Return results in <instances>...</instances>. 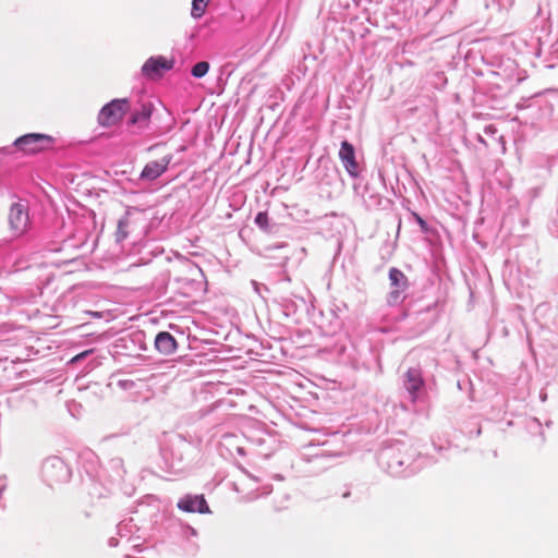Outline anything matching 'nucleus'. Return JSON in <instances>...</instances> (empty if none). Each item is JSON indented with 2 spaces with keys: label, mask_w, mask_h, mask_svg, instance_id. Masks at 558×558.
<instances>
[{
  "label": "nucleus",
  "mask_w": 558,
  "mask_h": 558,
  "mask_svg": "<svg viewBox=\"0 0 558 558\" xmlns=\"http://www.w3.org/2000/svg\"><path fill=\"white\" fill-rule=\"evenodd\" d=\"M126 109V99H113L99 111L98 123L105 128L113 126L122 120Z\"/></svg>",
  "instance_id": "1"
},
{
  "label": "nucleus",
  "mask_w": 558,
  "mask_h": 558,
  "mask_svg": "<svg viewBox=\"0 0 558 558\" xmlns=\"http://www.w3.org/2000/svg\"><path fill=\"white\" fill-rule=\"evenodd\" d=\"M52 143L49 135L40 133H29L14 141V146L25 154H36L48 148Z\"/></svg>",
  "instance_id": "2"
},
{
  "label": "nucleus",
  "mask_w": 558,
  "mask_h": 558,
  "mask_svg": "<svg viewBox=\"0 0 558 558\" xmlns=\"http://www.w3.org/2000/svg\"><path fill=\"white\" fill-rule=\"evenodd\" d=\"M8 240L22 235L29 226L28 211H10L8 215Z\"/></svg>",
  "instance_id": "3"
},
{
  "label": "nucleus",
  "mask_w": 558,
  "mask_h": 558,
  "mask_svg": "<svg viewBox=\"0 0 558 558\" xmlns=\"http://www.w3.org/2000/svg\"><path fill=\"white\" fill-rule=\"evenodd\" d=\"M389 280L391 290L388 294V302L390 304H397L400 302L402 293L408 288V278L401 270L391 268L389 270Z\"/></svg>",
  "instance_id": "4"
},
{
  "label": "nucleus",
  "mask_w": 558,
  "mask_h": 558,
  "mask_svg": "<svg viewBox=\"0 0 558 558\" xmlns=\"http://www.w3.org/2000/svg\"><path fill=\"white\" fill-rule=\"evenodd\" d=\"M339 158L351 177H357L359 174V165L355 160V150L354 147L347 141L341 143V147L339 150Z\"/></svg>",
  "instance_id": "5"
},
{
  "label": "nucleus",
  "mask_w": 558,
  "mask_h": 558,
  "mask_svg": "<svg viewBox=\"0 0 558 558\" xmlns=\"http://www.w3.org/2000/svg\"><path fill=\"white\" fill-rule=\"evenodd\" d=\"M172 157L171 156H163L159 160H154L148 162L142 173L141 178L144 180L153 181L157 178H159L167 169L169 163L171 162Z\"/></svg>",
  "instance_id": "6"
},
{
  "label": "nucleus",
  "mask_w": 558,
  "mask_h": 558,
  "mask_svg": "<svg viewBox=\"0 0 558 558\" xmlns=\"http://www.w3.org/2000/svg\"><path fill=\"white\" fill-rule=\"evenodd\" d=\"M172 69V62L168 61L166 58L158 56V57H150L142 66V73L145 76L153 77L155 75H158L161 71H168Z\"/></svg>",
  "instance_id": "7"
},
{
  "label": "nucleus",
  "mask_w": 558,
  "mask_h": 558,
  "mask_svg": "<svg viewBox=\"0 0 558 558\" xmlns=\"http://www.w3.org/2000/svg\"><path fill=\"white\" fill-rule=\"evenodd\" d=\"M155 347L160 353L168 355L177 350V341L169 332L161 331L156 336Z\"/></svg>",
  "instance_id": "8"
},
{
  "label": "nucleus",
  "mask_w": 558,
  "mask_h": 558,
  "mask_svg": "<svg viewBox=\"0 0 558 558\" xmlns=\"http://www.w3.org/2000/svg\"><path fill=\"white\" fill-rule=\"evenodd\" d=\"M424 381L421 372L415 368H410L405 373V388L412 396V401L416 400V392L422 388Z\"/></svg>",
  "instance_id": "9"
},
{
  "label": "nucleus",
  "mask_w": 558,
  "mask_h": 558,
  "mask_svg": "<svg viewBox=\"0 0 558 558\" xmlns=\"http://www.w3.org/2000/svg\"><path fill=\"white\" fill-rule=\"evenodd\" d=\"M179 508L187 512H207L208 506L203 496H195L179 502Z\"/></svg>",
  "instance_id": "10"
},
{
  "label": "nucleus",
  "mask_w": 558,
  "mask_h": 558,
  "mask_svg": "<svg viewBox=\"0 0 558 558\" xmlns=\"http://www.w3.org/2000/svg\"><path fill=\"white\" fill-rule=\"evenodd\" d=\"M150 114V108L147 106H143L140 111H136L132 114L130 122L132 124L145 125L148 122Z\"/></svg>",
  "instance_id": "11"
},
{
  "label": "nucleus",
  "mask_w": 558,
  "mask_h": 558,
  "mask_svg": "<svg viewBox=\"0 0 558 558\" xmlns=\"http://www.w3.org/2000/svg\"><path fill=\"white\" fill-rule=\"evenodd\" d=\"M209 0H193L191 14L195 19H199L205 13V9Z\"/></svg>",
  "instance_id": "12"
},
{
  "label": "nucleus",
  "mask_w": 558,
  "mask_h": 558,
  "mask_svg": "<svg viewBox=\"0 0 558 558\" xmlns=\"http://www.w3.org/2000/svg\"><path fill=\"white\" fill-rule=\"evenodd\" d=\"M208 70H209V63L206 61H201V62H197L192 68V75L194 77L201 78L207 74Z\"/></svg>",
  "instance_id": "13"
},
{
  "label": "nucleus",
  "mask_w": 558,
  "mask_h": 558,
  "mask_svg": "<svg viewBox=\"0 0 558 558\" xmlns=\"http://www.w3.org/2000/svg\"><path fill=\"white\" fill-rule=\"evenodd\" d=\"M128 227H129V220L126 218L121 219L119 221L117 232H116L117 241H123L124 239H126V236L129 234Z\"/></svg>",
  "instance_id": "14"
},
{
  "label": "nucleus",
  "mask_w": 558,
  "mask_h": 558,
  "mask_svg": "<svg viewBox=\"0 0 558 558\" xmlns=\"http://www.w3.org/2000/svg\"><path fill=\"white\" fill-rule=\"evenodd\" d=\"M50 468H51V469H57V470H59V471H60V472H62V473H65V471H66V470H65V465H64V463H63L61 460H59V459H52V460H50V461L47 463V475H48L49 477H52V475L49 473V469H50Z\"/></svg>",
  "instance_id": "15"
},
{
  "label": "nucleus",
  "mask_w": 558,
  "mask_h": 558,
  "mask_svg": "<svg viewBox=\"0 0 558 558\" xmlns=\"http://www.w3.org/2000/svg\"><path fill=\"white\" fill-rule=\"evenodd\" d=\"M255 221H256V223H257L260 228H263V229L267 228V226H268V216H267V211H259V213H258V215H257V216H256V218H255Z\"/></svg>",
  "instance_id": "16"
},
{
  "label": "nucleus",
  "mask_w": 558,
  "mask_h": 558,
  "mask_svg": "<svg viewBox=\"0 0 558 558\" xmlns=\"http://www.w3.org/2000/svg\"><path fill=\"white\" fill-rule=\"evenodd\" d=\"M412 216L415 218V220L421 226L422 230L427 231V225L424 219H422L415 211H412Z\"/></svg>",
  "instance_id": "17"
},
{
  "label": "nucleus",
  "mask_w": 558,
  "mask_h": 558,
  "mask_svg": "<svg viewBox=\"0 0 558 558\" xmlns=\"http://www.w3.org/2000/svg\"><path fill=\"white\" fill-rule=\"evenodd\" d=\"M87 314L94 318H101L104 316V314L101 312H93V311H89L87 312Z\"/></svg>",
  "instance_id": "18"
},
{
  "label": "nucleus",
  "mask_w": 558,
  "mask_h": 558,
  "mask_svg": "<svg viewBox=\"0 0 558 558\" xmlns=\"http://www.w3.org/2000/svg\"><path fill=\"white\" fill-rule=\"evenodd\" d=\"M87 354H88V351L77 354L75 357H73V361H78Z\"/></svg>",
  "instance_id": "19"
}]
</instances>
